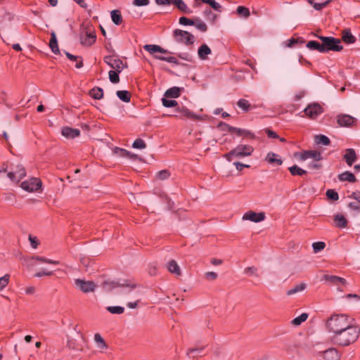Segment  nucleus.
<instances>
[{
  "mask_svg": "<svg viewBox=\"0 0 360 360\" xmlns=\"http://www.w3.org/2000/svg\"><path fill=\"white\" fill-rule=\"evenodd\" d=\"M360 329L354 324V322L348 325L347 328H344L333 335H331L332 341L340 346H348L357 340L359 337Z\"/></svg>",
  "mask_w": 360,
  "mask_h": 360,
  "instance_id": "1",
  "label": "nucleus"
},
{
  "mask_svg": "<svg viewBox=\"0 0 360 360\" xmlns=\"http://www.w3.org/2000/svg\"><path fill=\"white\" fill-rule=\"evenodd\" d=\"M352 322L353 319L348 315L334 313L326 319V328L331 335H333L338 331L347 328Z\"/></svg>",
  "mask_w": 360,
  "mask_h": 360,
  "instance_id": "2",
  "label": "nucleus"
},
{
  "mask_svg": "<svg viewBox=\"0 0 360 360\" xmlns=\"http://www.w3.org/2000/svg\"><path fill=\"white\" fill-rule=\"evenodd\" d=\"M294 158L300 161H305L311 159L312 161L309 164V167L314 169H319L321 167V165L319 161L322 159L320 152L316 150H304L294 153Z\"/></svg>",
  "mask_w": 360,
  "mask_h": 360,
  "instance_id": "3",
  "label": "nucleus"
},
{
  "mask_svg": "<svg viewBox=\"0 0 360 360\" xmlns=\"http://www.w3.org/2000/svg\"><path fill=\"white\" fill-rule=\"evenodd\" d=\"M254 148L250 145H238L229 153L224 155L225 158L231 161L233 158H243L251 155Z\"/></svg>",
  "mask_w": 360,
  "mask_h": 360,
  "instance_id": "4",
  "label": "nucleus"
},
{
  "mask_svg": "<svg viewBox=\"0 0 360 360\" xmlns=\"http://www.w3.org/2000/svg\"><path fill=\"white\" fill-rule=\"evenodd\" d=\"M319 38L322 41V46L325 52L330 51H340L342 50L343 46L340 45V41L338 39L332 37H322L320 36Z\"/></svg>",
  "mask_w": 360,
  "mask_h": 360,
  "instance_id": "5",
  "label": "nucleus"
},
{
  "mask_svg": "<svg viewBox=\"0 0 360 360\" xmlns=\"http://www.w3.org/2000/svg\"><path fill=\"white\" fill-rule=\"evenodd\" d=\"M173 36L176 42L186 45L193 44L195 41V37L192 34L179 29L174 31Z\"/></svg>",
  "mask_w": 360,
  "mask_h": 360,
  "instance_id": "6",
  "label": "nucleus"
},
{
  "mask_svg": "<svg viewBox=\"0 0 360 360\" xmlns=\"http://www.w3.org/2000/svg\"><path fill=\"white\" fill-rule=\"evenodd\" d=\"M42 186L41 181L36 177H32L21 183L20 187L25 191L32 193L37 192Z\"/></svg>",
  "mask_w": 360,
  "mask_h": 360,
  "instance_id": "7",
  "label": "nucleus"
},
{
  "mask_svg": "<svg viewBox=\"0 0 360 360\" xmlns=\"http://www.w3.org/2000/svg\"><path fill=\"white\" fill-rule=\"evenodd\" d=\"M323 112V107L316 103H310L304 110V115L311 119H316Z\"/></svg>",
  "mask_w": 360,
  "mask_h": 360,
  "instance_id": "8",
  "label": "nucleus"
},
{
  "mask_svg": "<svg viewBox=\"0 0 360 360\" xmlns=\"http://www.w3.org/2000/svg\"><path fill=\"white\" fill-rule=\"evenodd\" d=\"M75 283L77 288L84 293L92 292L97 287V285L94 281L80 278L76 279Z\"/></svg>",
  "mask_w": 360,
  "mask_h": 360,
  "instance_id": "9",
  "label": "nucleus"
},
{
  "mask_svg": "<svg viewBox=\"0 0 360 360\" xmlns=\"http://www.w3.org/2000/svg\"><path fill=\"white\" fill-rule=\"evenodd\" d=\"M266 218L265 213L263 212H256L255 211H248L242 217V220L250 221L254 223H259L264 221Z\"/></svg>",
  "mask_w": 360,
  "mask_h": 360,
  "instance_id": "10",
  "label": "nucleus"
},
{
  "mask_svg": "<svg viewBox=\"0 0 360 360\" xmlns=\"http://www.w3.org/2000/svg\"><path fill=\"white\" fill-rule=\"evenodd\" d=\"M104 61L114 71L122 72L124 68L123 62L115 56H106Z\"/></svg>",
  "mask_w": 360,
  "mask_h": 360,
  "instance_id": "11",
  "label": "nucleus"
},
{
  "mask_svg": "<svg viewBox=\"0 0 360 360\" xmlns=\"http://www.w3.org/2000/svg\"><path fill=\"white\" fill-rule=\"evenodd\" d=\"M26 175L25 169L23 167L19 165L15 172H10L8 173V177L15 182H18Z\"/></svg>",
  "mask_w": 360,
  "mask_h": 360,
  "instance_id": "12",
  "label": "nucleus"
},
{
  "mask_svg": "<svg viewBox=\"0 0 360 360\" xmlns=\"http://www.w3.org/2000/svg\"><path fill=\"white\" fill-rule=\"evenodd\" d=\"M176 111L179 113V115L177 116L179 117L180 118H189V119H193V120H200L201 119L200 115H198L195 114L194 112H191L186 108H178L176 109Z\"/></svg>",
  "mask_w": 360,
  "mask_h": 360,
  "instance_id": "13",
  "label": "nucleus"
},
{
  "mask_svg": "<svg viewBox=\"0 0 360 360\" xmlns=\"http://www.w3.org/2000/svg\"><path fill=\"white\" fill-rule=\"evenodd\" d=\"M96 36L94 32H86L81 35L80 41L83 45L91 46L96 41Z\"/></svg>",
  "mask_w": 360,
  "mask_h": 360,
  "instance_id": "14",
  "label": "nucleus"
},
{
  "mask_svg": "<svg viewBox=\"0 0 360 360\" xmlns=\"http://www.w3.org/2000/svg\"><path fill=\"white\" fill-rule=\"evenodd\" d=\"M143 49L153 56L156 53L165 54L168 53L167 49H165L160 46L156 44H146L143 46Z\"/></svg>",
  "mask_w": 360,
  "mask_h": 360,
  "instance_id": "15",
  "label": "nucleus"
},
{
  "mask_svg": "<svg viewBox=\"0 0 360 360\" xmlns=\"http://www.w3.org/2000/svg\"><path fill=\"white\" fill-rule=\"evenodd\" d=\"M264 160L269 164L273 165H281L283 164V160H281V157L278 154L273 152H269L266 154Z\"/></svg>",
  "mask_w": 360,
  "mask_h": 360,
  "instance_id": "16",
  "label": "nucleus"
},
{
  "mask_svg": "<svg viewBox=\"0 0 360 360\" xmlns=\"http://www.w3.org/2000/svg\"><path fill=\"white\" fill-rule=\"evenodd\" d=\"M61 134L67 139H75L80 135V131L77 129L65 127L62 129Z\"/></svg>",
  "mask_w": 360,
  "mask_h": 360,
  "instance_id": "17",
  "label": "nucleus"
},
{
  "mask_svg": "<svg viewBox=\"0 0 360 360\" xmlns=\"http://www.w3.org/2000/svg\"><path fill=\"white\" fill-rule=\"evenodd\" d=\"M323 358L325 360H339L340 355L335 348H330L323 352Z\"/></svg>",
  "mask_w": 360,
  "mask_h": 360,
  "instance_id": "18",
  "label": "nucleus"
},
{
  "mask_svg": "<svg viewBox=\"0 0 360 360\" xmlns=\"http://www.w3.org/2000/svg\"><path fill=\"white\" fill-rule=\"evenodd\" d=\"M344 159L349 166H352L357 159L355 150L353 148L347 149L344 155Z\"/></svg>",
  "mask_w": 360,
  "mask_h": 360,
  "instance_id": "19",
  "label": "nucleus"
},
{
  "mask_svg": "<svg viewBox=\"0 0 360 360\" xmlns=\"http://www.w3.org/2000/svg\"><path fill=\"white\" fill-rule=\"evenodd\" d=\"M94 340L95 342L97 349L101 352H103L108 348V346L101 334L96 333L94 336Z\"/></svg>",
  "mask_w": 360,
  "mask_h": 360,
  "instance_id": "20",
  "label": "nucleus"
},
{
  "mask_svg": "<svg viewBox=\"0 0 360 360\" xmlns=\"http://www.w3.org/2000/svg\"><path fill=\"white\" fill-rule=\"evenodd\" d=\"M354 122V119L350 115H344L338 116V123L342 127H348Z\"/></svg>",
  "mask_w": 360,
  "mask_h": 360,
  "instance_id": "21",
  "label": "nucleus"
},
{
  "mask_svg": "<svg viewBox=\"0 0 360 360\" xmlns=\"http://www.w3.org/2000/svg\"><path fill=\"white\" fill-rule=\"evenodd\" d=\"M211 49L207 44L201 45L198 50V56L200 59L204 60L207 58L208 55L211 54Z\"/></svg>",
  "mask_w": 360,
  "mask_h": 360,
  "instance_id": "22",
  "label": "nucleus"
},
{
  "mask_svg": "<svg viewBox=\"0 0 360 360\" xmlns=\"http://www.w3.org/2000/svg\"><path fill=\"white\" fill-rule=\"evenodd\" d=\"M307 288V285L304 283H300L294 285L292 288L289 289L286 294L289 296L303 292Z\"/></svg>",
  "mask_w": 360,
  "mask_h": 360,
  "instance_id": "23",
  "label": "nucleus"
},
{
  "mask_svg": "<svg viewBox=\"0 0 360 360\" xmlns=\"http://www.w3.org/2000/svg\"><path fill=\"white\" fill-rule=\"evenodd\" d=\"M167 269L168 271L175 274L176 276L181 275V269L177 262L175 260H171L167 264Z\"/></svg>",
  "mask_w": 360,
  "mask_h": 360,
  "instance_id": "24",
  "label": "nucleus"
},
{
  "mask_svg": "<svg viewBox=\"0 0 360 360\" xmlns=\"http://www.w3.org/2000/svg\"><path fill=\"white\" fill-rule=\"evenodd\" d=\"M181 88L177 86L172 87L165 91V96L174 98H178L181 94Z\"/></svg>",
  "mask_w": 360,
  "mask_h": 360,
  "instance_id": "25",
  "label": "nucleus"
},
{
  "mask_svg": "<svg viewBox=\"0 0 360 360\" xmlns=\"http://www.w3.org/2000/svg\"><path fill=\"white\" fill-rule=\"evenodd\" d=\"M334 221L336 226L343 229L347 226V221L346 218L341 214H337L334 216Z\"/></svg>",
  "mask_w": 360,
  "mask_h": 360,
  "instance_id": "26",
  "label": "nucleus"
},
{
  "mask_svg": "<svg viewBox=\"0 0 360 360\" xmlns=\"http://www.w3.org/2000/svg\"><path fill=\"white\" fill-rule=\"evenodd\" d=\"M342 41L347 44H353L356 41L355 37L349 30H345L342 32Z\"/></svg>",
  "mask_w": 360,
  "mask_h": 360,
  "instance_id": "27",
  "label": "nucleus"
},
{
  "mask_svg": "<svg viewBox=\"0 0 360 360\" xmlns=\"http://www.w3.org/2000/svg\"><path fill=\"white\" fill-rule=\"evenodd\" d=\"M338 178L340 181H349V182H355L356 177L354 175L349 172H345L340 174H339Z\"/></svg>",
  "mask_w": 360,
  "mask_h": 360,
  "instance_id": "28",
  "label": "nucleus"
},
{
  "mask_svg": "<svg viewBox=\"0 0 360 360\" xmlns=\"http://www.w3.org/2000/svg\"><path fill=\"white\" fill-rule=\"evenodd\" d=\"M49 46H50L51 51L54 53H56V54L59 53L60 51H59L58 46L56 35L55 32H53L51 33V37L50 42H49Z\"/></svg>",
  "mask_w": 360,
  "mask_h": 360,
  "instance_id": "29",
  "label": "nucleus"
},
{
  "mask_svg": "<svg viewBox=\"0 0 360 360\" xmlns=\"http://www.w3.org/2000/svg\"><path fill=\"white\" fill-rule=\"evenodd\" d=\"M307 47L311 50H317L321 53H324V49L322 43L320 44L316 41H309L307 44Z\"/></svg>",
  "mask_w": 360,
  "mask_h": 360,
  "instance_id": "30",
  "label": "nucleus"
},
{
  "mask_svg": "<svg viewBox=\"0 0 360 360\" xmlns=\"http://www.w3.org/2000/svg\"><path fill=\"white\" fill-rule=\"evenodd\" d=\"M323 278L326 281H328L333 283H341L342 285L346 284V280L343 278L336 276H330V275H325Z\"/></svg>",
  "mask_w": 360,
  "mask_h": 360,
  "instance_id": "31",
  "label": "nucleus"
},
{
  "mask_svg": "<svg viewBox=\"0 0 360 360\" xmlns=\"http://www.w3.org/2000/svg\"><path fill=\"white\" fill-rule=\"evenodd\" d=\"M112 21L117 25H119L122 22V17L118 10H113L110 12Z\"/></svg>",
  "mask_w": 360,
  "mask_h": 360,
  "instance_id": "32",
  "label": "nucleus"
},
{
  "mask_svg": "<svg viewBox=\"0 0 360 360\" xmlns=\"http://www.w3.org/2000/svg\"><path fill=\"white\" fill-rule=\"evenodd\" d=\"M173 4L175 5L180 11L185 13H191V11L182 0H174Z\"/></svg>",
  "mask_w": 360,
  "mask_h": 360,
  "instance_id": "33",
  "label": "nucleus"
},
{
  "mask_svg": "<svg viewBox=\"0 0 360 360\" xmlns=\"http://www.w3.org/2000/svg\"><path fill=\"white\" fill-rule=\"evenodd\" d=\"M117 97L122 101L125 103L130 102L131 100V96L128 91L125 90H120L117 91L116 93Z\"/></svg>",
  "mask_w": 360,
  "mask_h": 360,
  "instance_id": "34",
  "label": "nucleus"
},
{
  "mask_svg": "<svg viewBox=\"0 0 360 360\" xmlns=\"http://www.w3.org/2000/svg\"><path fill=\"white\" fill-rule=\"evenodd\" d=\"M89 94L93 98L99 100L103 96V91L100 87H96L90 91Z\"/></svg>",
  "mask_w": 360,
  "mask_h": 360,
  "instance_id": "35",
  "label": "nucleus"
},
{
  "mask_svg": "<svg viewBox=\"0 0 360 360\" xmlns=\"http://www.w3.org/2000/svg\"><path fill=\"white\" fill-rule=\"evenodd\" d=\"M308 316H309L308 314L302 313L300 316H298L295 317V319H293L291 321V323L293 326H298L300 324H302L303 322H304L307 319Z\"/></svg>",
  "mask_w": 360,
  "mask_h": 360,
  "instance_id": "36",
  "label": "nucleus"
},
{
  "mask_svg": "<svg viewBox=\"0 0 360 360\" xmlns=\"http://www.w3.org/2000/svg\"><path fill=\"white\" fill-rule=\"evenodd\" d=\"M289 171L290 174L293 176H302L307 173V172L302 168L299 167L297 165H293L290 167H289Z\"/></svg>",
  "mask_w": 360,
  "mask_h": 360,
  "instance_id": "37",
  "label": "nucleus"
},
{
  "mask_svg": "<svg viewBox=\"0 0 360 360\" xmlns=\"http://www.w3.org/2000/svg\"><path fill=\"white\" fill-rule=\"evenodd\" d=\"M106 309L112 314H122L124 311V308L121 306H110Z\"/></svg>",
  "mask_w": 360,
  "mask_h": 360,
  "instance_id": "38",
  "label": "nucleus"
},
{
  "mask_svg": "<svg viewBox=\"0 0 360 360\" xmlns=\"http://www.w3.org/2000/svg\"><path fill=\"white\" fill-rule=\"evenodd\" d=\"M153 57L155 59H157V60H162V61H166V62H168L169 63H174V64L177 63L176 59L174 57H172V56L165 57V56H160L158 53H156V54H155L153 56Z\"/></svg>",
  "mask_w": 360,
  "mask_h": 360,
  "instance_id": "39",
  "label": "nucleus"
},
{
  "mask_svg": "<svg viewBox=\"0 0 360 360\" xmlns=\"http://www.w3.org/2000/svg\"><path fill=\"white\" fill-rule=\"evenodd\" d=\"M121 72L110 70L108 72L109 79L113 84H117L120 82L119 73Z\"/></svg>",
  "mask_w": 360,
  "mask_h": 360,
  "instance_id": "40",
  "label": "nucleus"
},
{
  "mask_svg": "<svg viewBox=\"0 0 360 360\" xmlns=\"http://www.w3.org/2000/svg\"><path fill=\"white\" fill-rule=\"evenodd\" d=\"M33 259L37 262H43V263H47V264H58L59 262L56 260H52L50 259H47L46 257H33Z\"/></svg>",
  "mask_w": 360,
  "mask_h": 360,
  "instance_id": "41",
  "label": "nucleus"
},
{
  "mask_svg": "<svg viewBox=\"0 0 360 360\" xmlns=\"http://www.w3.org/2000/svg\"><path fill=\"white\" fill-rule=\"evenodd\" d=\"M326 247V244L324 242L319 241L315 242L312 244L313 251L315 253H317L321 250H323Z\"/></svg>",
  "mask_w": 360,
  "mask_h": 360,
  "instance_id": "42",
  "label": "nucleus"
},
{
  "mask_svg": "<svg viewBox=\"0 0 360 360\" xmlns=\"http://www.w3.org/2000/svg\"><path fill=\"white\" fill-rule=\"evenodd\" d=\"M10 276L8 274L0 277V292L2 291L9 283Z\"/></svg>",
  "mask_w": 360,
  "mask_h": 360,
  "instance_id": "43",
  "label": "nucleus"
},
{
  "mask_svg": "<svg viewBox=\"0 0 360 360\" xmlns=\"http://www.w3.org/2000/svg\"><path fill=\"white\" fill-rule=\"evenodd\" d=\"M330 1V0H326L321 3H314V0H309V4H311L313 7L318 11L324 8Z\"/></svg>",
  "mask_w": 360,
  "mask_h": 360,
  "instance_id": "44",
  "label": "nucleus"
},
{
  "mask_svg": "<svg viewBox=\"0 0 360 360\" xmlns=\"http://www.w3.org/2000/svg\"><path fill=\"white\" fill-rule=\"evenodd\" d=\"M317 143L328 146L330 143V139L325 135H319L316 136Z\"/></svg>",
  "mask_w": 360,
  "mask_h": 360,
  "instance_id": "45",
  "label": "nucleus"
},
{
  "mask_svg": "<svg viewBox=\"0 0 360 360\" xmlns=\"http://www.w3.org/2000/svg\"><path fill=\"white\" fill-rule=\"evenodd\" d=\"M194 22H195V24L193 25H195L198 30H200L201 32L207 31V25L203 21H202L200 19H196Z\"/></svg>",
  "mask_w": 360,
  "mask_h": 360,
  "instance_id": "46",
  "label": "nucleus"
},
{
  "mask_svg": "<svg viewBox=\"0 0 360 360\" xmlns=\"http://www.w3.org/2000/svg\"><path fill=\"white\" fill-rule=\"evenodd\" d=\"M238 106L245 111H248L250 109V104L248 101L245 99H240L238 101Z\"/></svg>",
  "mask_w": 360,
  "mask_h": 360,
  "instance_id": "47",
  "label": "nucleus"
},
{
  "mask_svg": "<svg viewBox=\"0 0 360 360\" xmlns=\"http://www.w3.org/2000/svg\"><path fill=\"white\" fill-rule=\"evenodd\" d=\"M127 150L118 147H115L113 148V154L119 158H126Z\"/></svg>",
  "mask_w": 360,
  "mask_h": 360,
  "instance_id": "48",
  "label": "nucleus"
},
{
  "mask_svg": "<svg viewBox=\"0 0 360 360\" xmlns=\"http://www.w3.org/2000/svg\"><path fill=\"white\" fill-rule=\"evenodd\" d=\"M132 147L136 149H143L146 147V145L143 139H137L134 141Z\"/></svg>",
  "mask_w": 360,
  "mask_h": 360,
  "instance_id": "49",
  "label": "nucleus"
},
{
  "mask_svg": "<svg viewBox=\"0 0 360 360\" xmlns=\"http://www.w3.org/2000/svg\"><path fill=\"white\" fill-rule=\"evenodd\" d=\"M162 105L166 108L174 107L177 105V101L175 100H168L165 98H162Z\"/></svg>",
  "mask_w": 360,
  "mask_h": 360,
  "instance_id": "50",
  "label": "nucleus"
},
{
  "mask_svg": "<svg viewBox=\"0 0 360 360\" xmlns=\"http://www.w3.org/2000/svg\"><path fill=\"white\" fill-rule=\"evenodd\" d=\"M202 1L209 4L215 11H219L221 8L220 4L214 0H202Z\"/></svg>",
  "mask_w": 360,
  "mask_h": 360,
  "instance_id": "51",
  "label": "nucleus"
},
{
  "mask_svg": "<svg viewBox=\"0 0 360 360\" xmlns=\"http://www.w3.org/2000/svg\"><path fill=\"white\" fill-rule=\"evenodd\" d=\"M326 195L328 198L333 200H338L339 198L338 193L332 189H329L326 191Z\"/></svg>",
  "mask_w": 360,
  "mask_h": 360,
  "instance_id": "52",
  "label": "nucleus"
},
{
  "mask_svg": "<svg viewBox=\"0 0 360 360\" xmlns=\"http://www.w3.org/2000/svg\"><path fill=\"white\" fill-rule=\"evenodd\" d=\"M237 13L243 17H248L250 15L248 8L243 6H238L237 8Z\"/></svg>",
  "mask_w": 360,
  "mask_h": 360,
  "instance_id": "53",
  "label": "nucleus"
},
{
  "mask_svg": "<svg viewBox=\"0 0 360 360\" xmlns=\"http://www.w3.org/2000/svg\"><path fill=\"white\" fill-rule=\"evenodd\" d=\"M156 176L158 179L165 180L169 176V172L167 170H162L157 174Z\"/></svg>",
  "mask_w": 360,
  "mask_h": 360,
  "instance_id": "54",
  "label": "nucleus"
},
{
  "mask_svg": "<svg viewBox=\"0 0 360 360\" xmlns=\"http://www.w3.org/2000/svg\"><path fill=\"white\" fill-rule=\"evenodd\" d=\"M179 22L182 25H193L195 24L194 20H190L186 17H181Z\"/></svg>",
  "mask_w": 360,
  "mask_h": 360,
  "instance_id": "55",
  "label": "nucleus"
},
{
  "mask_svg": "<svg viewBox=\"0 0 360 360\" xmlns=\"http://www.w3.org/2000/svg\"><path fill=\"white\" fill-rule=\"evenodd\" d=\"M29 241L32 248L36 249L39 245V240L36 236H29Z\"/></svg>",
  "mask_w": 360,
  "mask_h": 360,
  "instance_id": "56",
  "label": "nucleus"
},
{
  "mask_svg": "<svg viewBox=\"0 0 360 360\" xmlns=\"http://www.w3.org/2000/svg\"><path fill=\"white\" fill-rule=\"evenodd\" d=\"M257 269L254 266H250L245 269L244 272L249 276H256Z\"/></svg>",
  "mask_w": 360,
  "mask_h": 360,
  "instance_id": "57",
  "label": "nucleus"
},
{
  "mask_svg": "<svg viewBox=\"0 0 360 360\" xmlns=\"http://www.w3.org/2000/svg\"><path fill=\"white\" fill-rule=\"evenodd\" d=\"M205 276L209 281L215 280L217 278V274L214 271H209L205 273Z\"/></svg>",
  "mask_w": 360,
  "mask_h": 360,
  "instance_id": "58",
  "label": "nucleus"
},
{
  "mask_svg": "<svg viewBox=\"0 0 360 360\" xmlns=\"http://www.w3.org/2000/svg\"><path fill=\"white\" fill-rule=\"evenodd\" d=\"M231 132L236 133L239 136L244 135V134L246 135L248 134V132L244 129H241L233 127L231 129Z\"/></svg>",
  "mask_w": 360,
  "mask_h": 360,
  "instance_id": "59",
  "label": "nucleus"
},
{
  "mask_svg": "<svg viewBox=\"0 0 360 360\" xmlns=\"http://www.w3.org/2000/svg\"><path fill=\"white\" fill-rule=\"evenodd\" d=\"M155 1L159 6H167L173 4L174 0H155Z\"/></svg>",
  "mask_w": 360,
  "mask_h": 360,
  "instance_id": "60",
  "label": "nucleus"
},
{
  "mask_svg": "<svg viewBox=\"0 0 360 360\" xmlns=\"http://www.w3.org/2000/svg\"><path fill=\"white\" fill-rule=\"evenodd\" d=\"M232 127L229 126L226 123L221 122L218 125V128H219L221 131H230Z\"/></svg>",
  "mask_w": 360,
  "mask_h": 360,
  "instance_id": "61",
  "label": "nucleus"
},
{
  "mask_svg": "<svg viewBox=\"0 0 360 360\" xmlns=\"http://www.w3.org/2000/svg\"><path fill=\"white\" fill-rule=\"evenodd\" d=\"M233 165L236 166V168L238 171H242L243 168L250 167L249 165L243 164L238 162H233Z\"/></svg>",
  "mask_w": 360,
  "mask_h": 360,
  "instance_id": "62",
  "label": "nucleus"
},
{
  "mask_svg": "<svg viewBox=\"0 0 360 360\" xmlns=\"http://www.w3.org/2000/svg\"><path fill=\"white\" fill-rule=\"evenodd\" d=\"M134 4L137 6H146L149 4V0H134Z\"/></svg>",
  "mask_w": 360,
  "mask_h": 360,
  "instance_id": "63",
  "label": "nucleus"
},
{
  "mask_svg": "<svg viewBox=\"0 0 360 360\" xmlns=\"http://www.w3.org/2000/svg\"><path fill=\"white\" fill-rule=\"evenodd\" d=\"M265 132L266 133L267 136L269 138H272V139H277V138H278V136L277 135V134L275 131H272V130H271L269 129H266L265 130Z\"/></svg>",
  "mask_w": 360,
  "mask_h": 360,
  "instance_id": "64",
  "label": "nucleus"
}]
</instances>
